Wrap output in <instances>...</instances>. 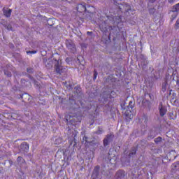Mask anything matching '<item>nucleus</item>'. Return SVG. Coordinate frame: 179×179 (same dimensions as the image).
I'll return each mask as SVG.
<instances>
[{
	"label": "nucleus",
	"mask_w": 179,
	"mask_h": 179,
	"mask_svg": "<svg viewBox=\"0 0 179 179\" xmlns=\"http://www.w3.org/2000/svg\"><path fill=\"white\" fill-rule=\"evenodd\" d=\"M125 19L122 17V15L120 16H113V15H104L103 16L100 15V17L98 18V24L101 29V30H103V31H106L108 29H109V36H112L113 38H116V37L120 34V31H121V29H122L124 26V22ZM108 22L113 24V26H108Z\"/></svg>",
	"instance_id": "f257e3e1"
},
{
	"label": "nucleus",
	"mask_w": 179,
	"mask_h": 179,
	"mask_svg": "<svg viewBox=\"0 0 179 179\" xmlns=\"http://www.w3.org/2000/svg\"><path fill=\"white\" fill-rule=\"evenodd\" d=\"M83 119V113H69L65 115L64 121L67 123L69 132H71L72 138L75 140V138L78 136V125L82 122Z\"/></svg>",
	"instance_id": "f03ea898"
},
{
	"label": "nucleus",
	"mask_w": 179,
	"mask_h": 179,
	"mask_svg": "<svg viewBox=\"0 0 179 179\" xmlns=\"http://www.w3.org/2000/svg\"><path fill=\"white\" fill-rule=\"evenodd\" d=\"M114 96H115V92L111 90H106L103 92L102 97L99 99V101L101 105L105 104L110 107L113 103L111 99H114Z\"/></svg>",
	"instance_id": "7ed1b4c3"
},
{
	"label": "nucleus",
	"mask_w": 179,
	"mask_h": 179,
	"mask_svg": "<svg viewBox=\"0 0 179 179\" xmlns=\"http://www.w3.org/2000/svg\"><path fill=\"white\" fill-rule=\"evenodd\" d=\"M54 59V69L55 72L57 73V75H62V73H65L66 71V67L64 66L62 64V59Z\"/></svg>",
	"instance_id": "20e7f679"
},
{
	"label": "nucleus",
	"mask_w": 179,
	"mask_h": 179,
	"mask_svg": "<svg viewBox=\"0 0 179 179\" xmlns=\"http://www.w3.org/2000/svg\"><path fill=\"white\" fill-rule=\"evenodd\" d=\"M89 8H90V6H87L85 3H80L77 6V10L80 13H83V12H87V13H90L87 16V20H92V18L93 17V15H94L90 10H89Z\"/></svg>",
	"instance_id": "39448f33"
},
{
	"label": "nucleus",
	"mask_w": 179,
	"mask_h": 179,
	"mask_svg": "<svg viewBox=\"0 0 179 179\" xmlns=\"http://www.w3.org/2000/svg\"><path fill=\"white\" fill-rule=\"evenodd\" d=\"M121 107L122 110H123V111H125V113H128V111H129V113H131L132 111H134V107H135V102L130 101L128 106H127V103L124 102L121 104Z\"/></svg>",
	"instance_id": "423d86ee"
},
{
	"label": "nucleus",
	"mask_w": 179,
	"mask_h": 179,
	"mask_svg": "<svg viewBox=\"0 0 179 179\" xmlns=\"http://www.w3.org/2000/svg\"><path fill=\"white\" fill-rule=\"evenodd\" d=\"M3 71L6 76L10 78L12 76V71H13V66L12 64H6L3 67Z\"/></svg>",
	"instance_id": "0eeeda50"
},
{
	"label": "nucleus",
	"mask_w": 179,
	"mask_h": 179,
	"mask_svg": "<svg viewBox=\"0 0 179 179\" xmlns=\"http://www.w3.org/2000/svg\"><path fill=\"white\" fill-rule=\"evenodd\" d=\"M66 45L68 50H69V51H71L73 54L76 52V46L72 40H67L66 41Z\"/></svg>",
	"instance_id": "6e6552de"
},
{
	"label": "nucleus",
	"mask_w": 179,
	"mask_h": 179,
	"mask_svg": "<svg viewBox=\"0 0 179 179\" xmlns=\"http://www.w3.org/2000/svg\"><path fill=\"white\" fill-rule=\"evenodd\" d=\"M118 9L120 12H129V10H131V6L127 3H124L122 4L120 3L118 6Z\"/></svg>",
	"instance_id": "1a4fd4ad"
},
{
	"label": "nucleus",
	"mask_w": 179,
	"mask_h": 179,
	"mask_svg": "<svg viewBox=\"0 0 179 179\" xmlns=\"http://www.w3.org/2000/svg\"><path fill=\"white\" fill-rule=\"evenodd\" d=\"M125 176H126V173H125V171H124L123 170H119L115 176V179H124L125 178Z\"/></svg>",
	"instance_id": "9d476101"
},
{
	"label": "nucleus",
	"mask_w": 179,
	"mask_h": 179,
	"mask_svg": "<svg viewBox=\"0 0 179 179\" xmlns=\"http://www.w3.org/2000/svg\"><path fill=\"white\" fill-rule=\"evenodd\" d=\"M81 92H82V88H80V86L79 85L76 86L73 89L74 96L78 97V96H80Z\"/></svg>",
	"instance_id": "9b49d317"
},
{
	"label": "nucleus",
	"mask_w": 179,
	"mask_h": 179,
	"mask_svg": "<svg viewBox=\"0 0 179 179\" xmlns=\"http://www.w3.org/2000/svg\"><path fill=\"white\" fill-rule=\"evenodd\" d=\"M169 15L170 16L171 22H173L174 19H176L177 16H178V13L171 10L169 13Z\"/></svg>",
	"instance_id": "f8f14e48"
},
{
	"label": "nucleus",
	"mask_w": 179,
	"mask_h": 179,
	"mask_svg": "<svg viewBox=\"0 0 179 179\" xmlns=\"http://www.w3.org/2000/svg\"><path fill=\"white\" fill-rule=\"evenodd\" d=\"M144 97L146 100H151V101L155 100V96L148 92H144Z\"/></svg>",
	"instance_id": "ddd939ff"
},
{
	"label": "nucleus",
	"mask_w": 179,
	"mask_h": 179,
	"mask_svg": "<svg viewBox=\"0 0 179 179\" xmlns=\"http://www.w3.org/2000/svg\"><path fill=\"white\" fill-rule=\"evenodd\" d=\"M29 144L27 142H24L20 145V149L22 152H29Z\"/></svg>",
	"instance_id": "4468645a"
},
{
	"label": "nucleus",
	"mask_w": 179,
	"mask_h": 179,
	"mask_svg": "<svg viewBox=\"0 0 179 179\" xmlns=\"http://www.w3.org/2000/svg\"><path fill=\"white\" fill-rule=\"evenodd\" d=\"M3 13L6 17H10V15H12V10L3 8Z\"/></svg>",
	"instance_id": "2eb2a0df"
},
{
	"label": "nucleus",
	"mask_w": 179,
	"mask_h": 179,
	"mask_svg": "<svg viewBox=\"0 0 179 179\" xmlns=\"http://www.w3.org/2000/svg\"><path fill=\"white\" fill-rule=\"evenodd\" d=\"M99 174H100V166H96L92 172V176H94L95 177H99Z\"/></svg>",
	"instance_id": "dca6fc26"
},
{
	"label": "nucleus",
	"mask_w": 179,
	"mask_h": 179,
	"mask_svg": "<svg viewBox=\"0 0 179 179\" xmlns=\"http://www.w3.org/2000/svg\"><path fill=\"white\" fill-rule=\"evenodd\" d=\"M2 26H3V27H5V29H6L8 31H11L13 30L12 28V24L3 21V22H1Z\"/></svg>",
	"instance_id": "f3484780"
},
{
	"label": "nucleus",
	"mask_w": 179,
	"mask_h": 179,
	"mask_svg": "<svg viewBox=\"0 0 179 179\" xmlns=\"http://www.w3.org/2000/svg\"><path fill=\"white\" fill-rule=\"evenodd\" d=\"M159 113H167V108L163 106V103L160 102L158 107Z\"/></svg>",
	"instance_id": "a211bd4d"
},
{
	"label": "nucleus",
	"mask_w": 179,
	"mask_h": 179,
	"mask_svg": "<svg viewBox=\"0 0 179 179\" xmlns=\"http://www.w3.org/2000/svg\"><path fill=\"white\" fill-rule=\"evenodd\" d=\"M140 59H141V64L142 65H143L144 66H146V65H148V60L146 58V56L143 55H140Z\"/></svg>",
	"instance_id": "6ab92c4d"
},
{
	"label": "nucleus",
	"mask_w": 179,
	"mask_h": 179,
	"mask_svg": "<svg viewBox=\"0 0 179 179\" xmlns=\"http://www.w3.org/2000/svg\"><path fill=\"white\" fill-rule=\"evenodd\" d=\"M110 139H111V135H107L106 138L103 139L104 146H108V142H110Z\"/></svg>",
	"instance_id": "aec40b11"
},
{
	"label": "nucleus",
	"mask_w": 179,
	"mask_h": 179,
	"mask_svg": "<svg viewBox=\"0 0 179 179\" xmlns=\"http://www.w3.org/2000/svg\"><path fill=\"white\" fill-rule=\"evenodd\" d=\"M169 117L170 120H176L177 118V113H169Z\"/></svg>",
	"instance_id": "412c9836"
},
{
	"label": "nucleus",
	"mask_w": 179,
	"mask_h": 179,
	"mask_svg": "<svg viewBox=\"0 0 179 179\" xmlns=\"http://www.w3.org/2000/svg\"><path fill=\"white\" fill-rule=\"evenodd\" d=\"M172 10H173V12H176L177 13H178V12H179V3L174 5L172 7Z\"/></svg>",
	"instance_id": "4be33fe9"
},
{
	"label": "nucleus",
	"mask_w": 179,
	"mask_h": 179,
	"mask_svg": "<svg viewBox=\"0 0 179 179\" xmlns=\"http://www.w3.org/2000/svg\"><path fill=\"white\" fill-rule=\"evenodd\" d=\"M126 120L131 121L132 118H134V115L129 113H125Z\"/></svg>",
	"instance_id": "5701e85b"
},
{
	"label": "nucleus",
	"mask_w": 179,
	"mask_h": 179,
	"mask_svg": "<svg viewBox=\"0 0 179 179\" xmlns=\"http://www.w3.org/2000/svg\"><path fill=\"white\" fill-rule=\"evenodd\" d=\"M104 132V130H103V127H98V130L95 132L96 135H101Z\"/></svg>",
	"instance_id": "b1692460"
},
{
	"label": "nucleus",
	"mask_w": 179,
	"mask_h": 179,
	"mask_svg": "<svg viewBox=\"0 0 179 179\" xmlns=\"http://www.w3.org/2000/svg\"><path fill=\"white\" fill-rule=\"evenodd\" d=\"M166 90H167V82H164L162 83V92H163V93H164L166 92Z\"/></svg>",
	"instance_id": "393cba45"
},
{
	"label": "nucleus",
	"mask_w": 179,
	"mask_h": 179,
	"mask_svg": "<svg viewBox=\"0 0 179 179\" xmlns=\"http://www.w3.org/2000/svg\"><path fill=\"white\" fill-rule=\"evenodd\" d=\"M148 12L150 15H155V13H156V8H149Z\"/></svg>",
	"instance_id": "a878e982"
},
{
	"label": "nucleus",
	"mask_w": 179,
	"mask_h": 179,
	"mask_svg": "<svg viewBox=\"0 0 179 179\" xmlns=\"http://www.w3.org/2000/svg\"><path fill=\"white\" fill-rule=\"evenodd\" d=\"M62 142V138H58L55 140V145H61V143Z\"/></svg>",
	"instance_id": "bb28decb"
},
{
	"label": "nucleus",
	"mask_w": 179,
	"mask_h": 179,
	"mask_svg": "<svg viewBox=\"0 0 179 179\" xmlns=\"http://www.w3.org/2000/svg\"><path fill=\"white\" fill-rule=\"evenodd\" d=\"M17 163H24V159L22 157H18L17 159Z\"/></svg>",
	"instance_id": "cd10ccee"
},
{
	"label": "nucleus",
	"mask_w": 179,
	"mask_h": 179,
	"mask_svg": "<svg viewBox=\"0 0 179 179\" xmlns=\"http://www.w3.org/2000/svg\"><path fill=\"white\" fill-rule=\"evenodd\" d=\"M97 75H99V73L97 72V71L96 69H94V76H93L94 80L97 79Z\"/></svg>",
	"instance_id": "c85d7f7f"
},
{
	"label": "nucleus",
	"mask_w": 179,
	"mask_h": 179,
	"mask_svg": "<svg viewBox=\"0 0 179 179\" xmlns=\"http://www.w3.org/2000/svg\"><path fill=\"white\" fill-rule=\"evenodd\" d=\"M66 87H67V89H69V90H73V86L71 84L68 85L66 83L65 84Z\"/></svg>",
	"instance_id": "c756f323"
},
{
	"label": "nucleus",
	"mask_w": 179,
	"mask_h": 179,
	"mask_svg": "<svg viewBox=\"0 0 179 179\" xmlns=\"http://www.w3.org/2000/svg\"><path fill=\"white\" fill-rule=\"evenodd\" d=\"M27 54L29 55V54H37V50H29L27 51Z\"/></svg>",
	"instance_id": "7c9ffc66"
},
{
	"label": "nucleus",
	"mask_w": 179,
	"mask_h": 179,
	"mask_svg": "<svg viewBox=\"0 0 179 179\" xmlns=\"http://www.w3.org/2000/svg\"><path fill=\"white\" fill-rule=\"evenodd\" d=\"M154 141L155 143H159V142H162V137H157Z\"/></svg>",
	"instance_id": "2f4dec72"
},
{
	"label": "nucleus",
	"mask_w": 179,
	"mask_h": 179,
	"mask_svg": "<svg viewBox=\"0 0 179 179\" xmlns=\"http://www.w3.org/2000/svg\"><path fill=\"white\" fill-rule=\"evenodd\" d=\"M172 167H173V169H176V167H179V162L173 163L172 164Z\"/></svg>",
	"instance_id": "473e14b6"
},
{
	"label": "nucleus",
	"mask_w": 179,
	"mask_h": 179,
	"mask_svg": "<svg viewBox=\"0 0 179 179\" xmlns=\"http://www.w3.org/2000/svg\"><path fill=\"white\" fill-rule=\"evenodd\" d=\"M136 155V150H133V152L131 153H130L129 155V157H132V156H135Z\"/></svg>",
	"instance_id": "72a5a7b5"
},
{
	"label": "nucleus",
	"mask_w": 179,
	"mask_h": 179,
	"mask_svg": "<svg viewBox=\"0 0 179 179\" xmlns=\"http://www.w3.org/2000/svg\"><path fill=\"white\" fill-rule=\"evenodd\" d=\"M69 103H71V104H76V101H75L73 99H69Z\"/></svg>",
	"instance_id": "f704fd0d"
},
{
	"label": "nucleus",
	"mask_w": 179,
	"mask_h": 179,
	"mask_svg": "<svg viewBox=\"0 0 179 179\" xmlns=\"http://www.w3.org/2000/svg\"><path fill=\"white\" fill-rule=\"evenodd\" d=\"M27 72H28V73H33V69L32 68H27Z\"/></svg>",
	"instance_id": "c9c22d12"
},
{
	"label": "nucleus",
	"mask_w": 179,
	"mask_h": 179,
	"mask_svg": "<svg viewBox=\"0 0 179 179\" xmlns=\"http://www.w3.org/2000/svg\"><path fill=\"white\" fill-rule=\"evenodd\" d=\"M28 81H26V80L24 79H21V83L22 85V86H24L25 83H27Z\"/></svg>",
	"instance_id": "e433bc0d"
},
{
	"label": "nucleus",
	"mask_w": 179,
	"mask_h": 179,
	"mask_svg": "<svg viewBox=\"0 0 179 179\" xmlns=\"http://www.w3.org/2000/svg\"><path fill=\"white\" fill-rule=\"evenodd\" d=\"M83 142L85 141V145L88 143H87V136H84V137L83 138Z\"/></svg>",
	"instance_id": "4c0bfd02"
},
{
	"label": "nucleus",
	"mask_w": 179,
	"mask_h": 179,
	"mask_svg": "<svg viewBox=\"0 0 179 179\" xmlns=\"http://www.w3.org/2000/svg\"><path fill=\"white\" fill-rule=\"evenodd\" d=\"M155 2H156V0H149L148 6H150V3H155Z\"/></svg>",
	"instance_id": "58836bf2"
},
{
	"label": "nucleus",
	"mask_w": 179,
	"mask_h": 179,
	"mask_svg": "<svg viewBox=\"0 0 179 179\" xmlns=\"http://www.w3.org/2000/svg\"><path fill=\"white\" fill-rule=\"evenodd\" d=\"M24 96H27L28 97H29V95H27V94H22V95H20V99H24Z\"/></svg>",
	"instance_id": "ea45409f"
},
{
	"label": "nucleus",
	"mask_w": 179,
	"mask_h": 179,
	"mask_svg": "<svg viewBox=\"0 0 179 179\" xmlns=\"http://www.w3.org/2000/svg\"><path fill=\"white\" fill-rule=\"evenodd\" d=\"M108 155H109V157H110V159H111V157H115V154H113V155L111 156V151H109Z\"/></svg>",
	"instance_id": "a19ab883"
},
{
	"label": "nucleus",
	"mask_w": 179,
	"mask_h": 179,
	"mask_svg": "<svg viewBox=\"0 0 179 179\" xmlns=\"http://www.w3.org/2000/svg\"><path fill=\"white\" fill-rule=\"evenodd\" d=\"M66 62H67V64H69L71 62V58L69 57L66 58Z\"/></svg>",
	"instance_id": "79ce46f5"
},
{
	"label": "nucleus",
	"mask_w": 179,
	"mask_h": 179,
	"mask_svg": "<svg viewBox=\"0 0 179 179\" xmlns=\"http://www.w3.org/2000/svg\"><path fill=\"white\" fill-rule=\"evenodd\" d=\"M87 36H92V34H93V32H92V31H87Z\"/></svg>",
	"instance_id": "37998d69"
},
{
	"label": "nucleus",
	"mask_w": 179,
	"mask_h": 179,
	"mask_svg": "<svg viewBox=\"0 0 179 179\" xmlns=\"http://www.w3.org/2000/svg\"><path fill=\"white\" fill-rule=\"evenodd\" d=\"M165 115H166L165 113H160V115H161L162 117H164Z\"/></svg>",
	"instance_id": "c03bdc74"
},
{
	"label": "nucleus",
	"mask_w": 179,
	"mask_h": 179,
	"mask_svg": "<svg viewBox=\"0 0 179 179\" xmlns=\"http://www.w3.org/2000/svg\"><path fill=\"white\" fill-rule=\"evenodd\" d=\"M169 3H174V0H169Z\"/></svg>",
	"instance_id": "a18cd8bd"
},
{
	"label": "nucleus",
	"mask_w": 179,
	"mask_h": 179,
	"mask_svg": "<svg viewBox=\"0 0 179 179\" xmlns=\"http://www.w3.org/2000/svg\"><path fill=\"white\" fill-rule=\"evenodd\" d=\"M10 48H15V45H13V44H10Z\"/></svg>",
	"instance_id": "49530a36"
},
{
	"label": "nucleus",
	"mask_w": 179,
	"mask_h": 179,
	"mask_svg": "<svg viewBox=\"0 0 179 179\" xmlns=\"http://www.w3.org/2000/svg\"><path fill=\"white\" fill-rule=\"evenodd\" d=\"M45 102H38V104H42V105H44Z\"/></svg>",
	"instance_id": "de8ad7c7"
},
{
	"label": "nucleus",
	"mask_w": 179,
	"mask_h": 179,
	"mask_svg": "<svg viewBox=\"0 0 179 179\" xmlns=\"http://www.w3.org/2000/svg\"><path fill=\"white\" fill-rule=\"evenodd\" d=\"M176 85H178V86L179 85V80H177Z\"/></svg>",
	"instance_id": "09e8293b"
},
{
	"label": "nucleus",
	"mask_w": 179,
	"mask_h": 179,
	"mask_svg": "<svg viewBox=\"0 0 179 179\" xmlns=\"http://www.w3.org/2000/svg\"><path fill=\"white\" fill-rule=\"evenodd\" d=\"M177 102L178 103V100H175V101H174V103H177Z\"/></svg>",
	"instance_id": "8fccbe9b"
},
{
	"label": "nucleus",
	"mask_w": 179,
	"mask_h": 179,
	"mask_svg": "<svg viewBox=\"0 0 179 179\" xmlns=\"http://www.w3.org/2000/svg\"><path fill=\"white\" fill-rule=\"evenodd\" d=\"M48 22H51V20L50 19V20H48Z\"/></svg>",
	"instance_id": "3c124183"
},
{
	"label": "nucleus",
	"mask_w": 179,
	"mask_h": 179,
	"mask_svg": "<svg viewBox=\"0 0 179 179\" xmlns=\"http://www.w3.org/2000/svg\"><path fill=\"white\" fill-rule=\"evenodd\" d=\"M90 125H93V123H91Z\"/></svg>",
	"instance_id": "603ef678"
},
{
	"label": "nucleus",
	"mask_w": 179,
	"mask_h": 179,
	"mask_svg": "<svg viewBox=\"0 0 179 179\" xmlns=\"http://www.w3.org/2000/svg\"><path fill=\"white\" fill-rule=\"evenodd\" d=\"M94 115H96V113H94Z\"/></svg>",
	"instance_id": "864d4df0"
},
{
	"label": "nucleus",
	"mask_w": 179,
	"mask_h": 179,
	"mask_svg": "<svg viewBox=\"0 0 179 179\" xmlns=\"http://www.w3.org/2000/svg\"><path fill=\"white\" fill-rule=\"evenodd\" d=\"M35 83H37V82H35Z\"/></svg>",
	"instance_id": "5fc2aeb1"
},
{
	"label": "nucleus",
	"mask_w": 179,
	"mask_h": 179,
	"mask_svg": "<svg viewBox=\"0 0 179 179\" xmlns=\"http://www.w3.org/2000/svg\"><path fill=\"white\" fill-rule=\"evenodd\" d=\"M120 1H122V0H120Z\"/></svg>",
	"instance_id": "6e6d98bb"
}]
</instances>
